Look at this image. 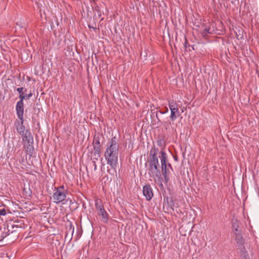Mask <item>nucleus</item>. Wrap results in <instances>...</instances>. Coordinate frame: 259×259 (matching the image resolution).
Returning <instances> with one entry per match:
<instances>
[{
  "instance_id": "dca6fc26",
  "label": "nucleus",
  "mask_w": 259,
  "mask_h": 259,
  "mask_svg": "<svg viewBox=\"0 0 259 259\" xmlns=\"http://www.w3.org/2000/svg\"><path fill=\"white\" fill-rule=\"evenodd\" d=\"M69 232H70L71 235V236H72L73 234L74 233V227L73 226V225L72 224L70 225V226L68 229L66 235V237L68 235V234Z\"/></svg>"
},
{
  "instance_id": "9d476101",
  "label": "nucleus",
  "mask_w": 259,
  "mask_h": 259,
  "mask_svg": "<svg viewBox=\"0 0 259 259\" xmlns=\"http://www.w3.org/2000/svg\"><path fill=\"white\" fill-rule=\"evenodd\" d=\"M22 140L25 143H33V138L29 130H26L22 135Z\"/></svg>"
},
{
  "instance_id": "0eeeda50",
  "label": "nucleus",
  "mask_w": 259,
  "mask_h": 259,
  "mask_svg": "<svg viewBox=\"0 0 259 259\" xmlns=\"http://www.w3.org/2000/svg\"><path fill=\"white\" fill-rule=\"evenodd\" d=\"M143 193L147 201H150L153 197L152 188L149 184H147L143 187Z\"/></svg>"
},
{
  "instance_id": "f03ea898",
  "label": "nucleus",
  "mask_w": 259,
  "mask_h": 259,
  "mask_svg": "<svg viewBox=\"0 0 259 259\" xmlns=\"http://www.w3.org/2000/svg\"><path fill=\"white\" fill-rule=\"evenodd\" d=\"M118 148L117 138L114 137L111 139L104 153L107 163L111 168H115L118 163Z\"/></svg>"
},
{
  "instance_id": "7ed1b4c3",
  "label": "nucleus",
  "mask_w": 259,
  "mask_h": 259,
  "mask_svg": "<svg viewBox=\"0 0 259 259\" xmlns=\"http://www.w3.org/2000/svg\"><path fill=\"white\" fill-rule=\"evenodd\" d=\"M160 160L161 163V174L164 177L166 182L169 181V169L167 166V155L164 151L160 152Z\"/></svg>"
},
{
  "instance_id": "6ab92c4d",
  "label": "nucleus",
  "mask_w": 259,
  "mask_h": 259,
  "mask_svg": "<svg viewBox=\"0 0 259 259\" xmlns=\"http://www.w3.org/2000/svg\"><path fill=\"white\" fill-rule=\"evenodd\" d=\"M236 239L237 240V243H239V242H241L242 241V237L240 234L237 235L236 236Z\"/></svg>"
},
{
  "instance_id": "5701e85b",
  "label": "nucleus",
  "mask_w": 259,
  "mask_h": 259,
  "mask_svg": "<svg viewBox=\"0 0 259 259\" xmlns=\"http://www.w3.org/2000/svg\"><path fill=\"white\" fill-rule=\"evenodd\" d=\"M167 167L169 169H170L171 170H172V166L171 165V164L170 163H167Z\"/></svg>"
},
{
  "instance_id": "b1692460",
  "label": "nucleus",
  "mask_w": 259,
  "mask_h": 259,
  "mask_svg": "<svg viewBox=\"0 0 259 259\" xmlns=\"http://www.w3.org/2000/svg\"><path fill=\"white\" fill-rule=\"evenodd\" d=\"M187 42V40L186 39H185V44H184V46H185V48H187V46H186Z\"/></svg>"
},
{
  "instance_id": "f3484780",
  "label": "nucleus",
  "mask_w": 259,
  "mask_h": 259,
  "mask_svg": "<svg viewBox=\"0 0 259 259\" xmlns=\"http://www.w3.org/2000/svg\"><path fill=\"white\" fill-rule=\"evenodd\" d=\"M16 91L18 92L19 95H25L24 93L26 91V89H24V88H18Z\"/></svg>"
},
{
  "instance_id": "f8f14e48",
  "label": "nucleus",
  "mask_w": 259,
  "mask_h": 259,
  "mask_svg": "<svg viewBox=\"0 0 259 259\" xmlns=\"http://www.w3.org/2000/svg\"><path fill=\"white\" fill-rule=\"evenodd\" d=\"M98 213L102 217L101 221L103 222L107 223L108 220V214L104 208L98 211Z\"/></svg>"
},
{
  "instance_id": "412c9836",
  "label": "nucleus",
  "mask_w": 259,
  "mask_h": 259,
  "mask_svg": "<svg viewBox=\"0 0 259 259\" xmlns=\"http://www.w3.org/2000/svg\"><path fill=\"white\" fill-rule=\"evenodd\" d=\"M26 100L29 99L32 96V93L30 92L29 94H25Z\"/></svg>"
},
{
  "instance_id": "423d86ee",
  "label": "nucleus",
  "mask_w": 259,
  "mask_h": 259,
  "mask_svg": "<svg viewBox=\"0 0 259 259\" xmlns=\"http://www.w3.org/2000/svg\"><path fill=\"white\" fill-rule=\"evenodd\" d=\"M93 149L94 151V156L95 157L94 159L98 160L100 157L101 153V144L99 137H95L93 142Z\"/></svg>"
},
{
  "instance_id": "1a4fd4ad",
  "label": "nucleus",
  "mask_w": 259,
  "mask_h": 259,
  "mask_svg": "<svg viewBox=\"0 0 259 259\" xmlns=\"http://www.w3.org/2000/svg\"><path fill=\"white\" fill-rule=\"evenodd\" d=\"M16 110L18 118L20 120H22V119H24V104L17 103L16 105Z\"/></svg>"
},
{
  "instance_id": "4be33fe9",
  "label": "nucleus",
  "mask_w": 259,
  "mask_h": 259,
  "mask_svg": "<svg viewBox=\"0 0 259 259\" xmlns=\"http://www.w3.org/2000/svg\"><path fill=\"white\" fill-rule=\"evenodd\" d=\"M92 163H93V165L94 166V170H96L97 168V165H96V161L95 160H93L92 161Z\"/></svg>"
},
{
  "instance_id": "aec40b11",
  "label": "nucleus",
  "mask_w": 259,
  "mask_h": 259,
  "mask_svg": "<svg viewBox=\"0 0 259 259\" xmlns=\"http://www.w3.org/2000/svg\"><path fill=\"white\" fill-rule=\"evenodd\" d=\"M6 210L5 208L0 209V217L6 214Z\"/></svg>"
},
{
  "instance_id": "2eb2a0df",
  "label": "nucleus",
  "mask_w": 259,
  "mask_h": 259,
  "mask_svg": "<svg viewBox=\"0 0 259 259\" xmlns=\"http://www.w3.org/2000/svg\"><path fill=\"white\" fill-rule=\"evenodd\" d=\"M211 33L210 31V28L208 27H206L202 30L201 34L204 37L206 36L208 34Z\"/></svg>"
},
{
  "instance_id": "a878e982",
  "label": "nucleus",
  "mask_w": 259,
  "mask_h": 259,
  "mask_svg": "<svg viewBox=\"0 0 259 259\" xmlns=\"http://www.w3.org/2000/svg\"><path fill=\"white\" fill-rule=\"evenodd\" d=\"M95 259H100V258L99 257H97V258H96Z\"/></svg>"
},
{
  "instance_id": "9b49d317",
  "label": "nucleus",
  "mask_w": 259,
  "mask_h": 259,
  "mask_svg": "<svg viewBox=\"0 0 259 259\" xmlns=\"http://www.w3.org/2000/svg\"><path fill=\"white\" fill-rule=\"evenodd\" d=\"M33 143H25L24 144V146L25 149H26V152L28 155L31 156L33 154V152L34 151V148L33 147Z\"/></svg>"
},
{
  "instance_id": "6e6552de",
  "label": "nucleus",
  "mask_w": 259,
  "mask_h": 259,
  "mask_svg": "<svg viewBox=\"0 0 259 259\" xmlns=\"http://www.w3.org/2000/svg\"><path fill=\"white\" fill-rule=\"evenodd\" d=\"M24 121V119H22V120H20V122L16 120L14 123L16 131L20 135H23L25 132V127L23 124Z\"/></svg>"
},
{
  "instance_id": "4468645a",
  "label": "nucleus",
  "mask_w": 259,
  "mask_h": 259,
  "mask_svg": "<svg viewBox=\"0 0 259 259\" xmlns=\"http://www.w3.org/2000/svg\"><path fill=\"white\" fill-rule=\"evenodd\" d=\"M19 228V227L18 226V225H14L11 224H10L7 226L8 232H11V233L16 231V229H18Z\"/></svg>"
},
{
  "instance_id": "39448f33",
  "label": "nucleus",
  "mask_w": 259,
  "mask_h": 259,
  "mask_svg": "<svg viewBox=\"0 0 259 259\" xmlns=\"http://www.w3.org/2000/svg\"><path fill=\"white\" fill-rule=\"evenodd\" d=\"M169 107L170 110V118L174 121L180 115V112L177 103L175 102H169Z\"/></svg>"
},
{
  "instance_id": "ddd939ff",
  "label": "nucleus",
  "mask_w": 259,
  "mask_h": 259,
  "mask_svg": "<svg viewBox=\"0 0 259 259\" xmlns=\"http://www.w3.org/2000/svg\"><path fill=\"white\" fill-rule=\"evenodd\" d=\"M95 207L96 209L99 211L104 208L102 201L100 199H97L95 200Z\"/></svg>"
},
{
  "instance_id": "f257e3e1",
  "label": "nucleus",
  "mask_w": 259,
  "mask_h": 259,
  "mask_svg": "<svg viewBox=\"0 0 259 259\" xmlns=\"http://www.w3.org/2000/svg\"><path fill=\"white\" fill-rule=\"evenodd\" d=\"M158 153V149L155 146L152 147L150 151L149 159L147 161L148 164V174L151 178L154 180L156 179H159L161 177V165L159 164L157 157Z\"/></svg>"
},
{
  "instance_id": "20e7f679",
  "label": "nucleus",
  "mask_w": 259,
  "mask_h": 259,
  "mask_svg": "<svg viewBox=\"0 0 259 259\" xmlns=\"http://www.w3.org/2000/svg\"><path fill=\"white\" fill-rule=\"evenodd\" d=\"M55 192L53 194L52 197L54 202L57 204L64 201L66 197L64 186H61L58 188L55 187Z\"/></svg>"
},
{
  "instance_id": "a211bd4d",
  "label": "nucleus",
  "mask_w": 259,
  "mask_h": 259,
  "mask_svg": "<svg viewBox=\"0 0 259 259\" xmlns=\"http://www.w3.org/2000/svg\"><path fill=\"white\" fill-rule=\"evenodd\" d=\"M19 98L20 99V100L18 101L17 103L20 104H24L23 101L24 100H26L25 95H19Z\"/></svg>"
},
{
  "instance_id": "bb28decb",
  "label": "nucleus",
  "mask_w": 259,
  "mask_h": 259,
  "mask_svg": "<svg viewBox=\"0 0 259 259\" xmlns=\"http://www.w3.org/2000/svg\"><path fill=\"white\" fill-rule=\"evenodd\" d=\"M244 259H247V258H244Z\"/></svg>"
},
{
  "instance_id": "393cba45",
  "label": "nucleus",
  "mask_w": 259,
  "mask_h": 259,
  "mask_svg": "<svg viewBox=\"0 0 259 259\" xmlns=\"http://www.w3.org/2000/svg\"><path fill=\"white\" fill-rule=\"evenodd\" d=\"M174 158L175 160H177V158L176 157H175Z\"/></svg>"
}]
</instances>
